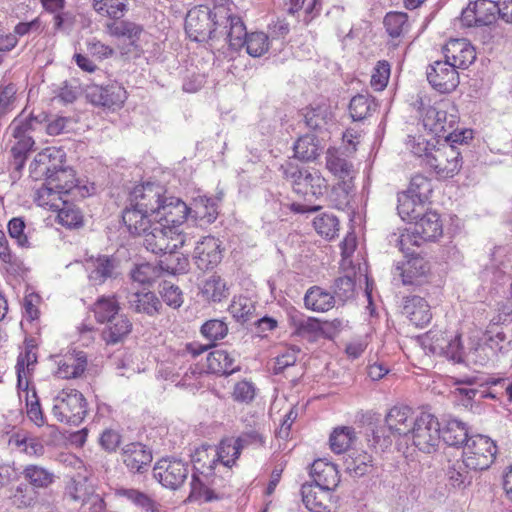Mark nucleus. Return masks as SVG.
Returning a JSON list of instances; mask_svg holds the SVG:
<instances>
[{
  "instance_id": "nucleus-1",
  "label": "nucleus",
  "mask_w": 512,
  "mask_h": 512,
  "mask_svg": "<svg viewBox=\"0 0 512 512\" xmlns=\"http://www.w3.org/2000/svg\"><path fill=\"white\" fill-rule=\"evenodd\" d=\"M165 194V188L156 183L147 182L134 187L130 193L129 206L122 216L129 232L143 231L150 219L158 218Z\"/></svg>"
},
{
  "instance_id": "nucleus-2",
  "label": "nucleus",
  "mask_w": 512,
  "mask_h": 512,
  "mask_svg": "<svg viewBox=\"0 0 512 512\" xmlns=\"http://www.w3.org/2000/svg\"><path fill=\"white\" fill-rule=\"evenodd\" d=\"M45 120L44 113H31L29 116L21 113L7 127L8 145L16 168L23 166L27 154L35 145V135L43 130Z\"/></svg>"
},
{
  "instance_id": "nucleus-3",
  "label": "nucleus",
  "mask_w": 512,
  "mask_h": 512,
  "mask_svg": "<svg viewBox=\"0 0 512 512\" xmlns=\"http://www.w3.org/2000/svg\"><path fill=\"white\" fill-rule=\"evenodd\" d=\"M143 231L130 232L143 236V245L154 254H167L176 249L188 246L192 242L189 234L176 232L175 228L162 221L150 219Z\"/></svg>"
},
{
  "instance_id": "nucleus-4",
  "label": "nucleus",
  "mask_w": 512,
  "mask_h": 512,
  "mask_svg": "<svg viewBox=\"0 0 512 512\" xmlns=\"http://www.w3.org/2000/svg\"><path fill=\"white\" fill-rule=\"evenodd\" d=\"M420 116L423 125L438 137H444L448 142L462 143L466 132L456 133L458 115L455 106L439 104L438 106H425L420 100Z\"/></svg>"
},
{
  "instance_id": "nucleus-5",
  "label": "nucleus",
  "mask_w": 512,
  "mask_h": 512,
  "mask_svg": "<svg viewBox=\"0 0 512 512\" xmlns=\"http://www.w3.org/2000/svg\"><path fill=\"white\" fill-rule=\"evenodd\" d=\"M281 170L297 194L319 198L327 192V181L316 169L299 168L288 162L281 166Z\"/></svg>"
},
{
  "instance_id": "nucleus-6",
  "label": "nucleus",
  "mask_w": 512,
  "mask_h": 512,
  "mask_svg": "<svg viewBox=\"0 0 512 512\" xmlns=\"http://www.w3.org/2000/svg\"><path fill=\"white\" fill-rule=\"evenodd\" d=\"M52 415L59 422L78 426L87 415V401L76 389H62L53 398Z\"/></svg>"
},
{
  "instance_id": "nucleus-7",
  "label": "nucleus",
  "mask_w": 512,
  "mask_h": 512,
  "mask_svg": "<svg viewBox=\"0 0 512 512\" xmlns=\"http://www.w3.org/2000/svg\"><path fill=\"white\" fill-rule=\"evenodd\" d=\"M497 452L494 440L486 435L475 434L463 446L462 457L470 470L483 471L494 463Z\"/></svg>"
},
{
  "instance_id": "nucleus-8",
  "label": "nucleus",
  "mask_w": 512,
  "mask_h": 512,
  "mask_svg": "<svg viewBox=\"0 0 512 512\" xmlns=\"http://www.w3.org/2000/svg\"><path fill=\"white\" fill-rule=\"evenodd\" d=\"M412 444L421 452L431 454L438 450L441 441L440 423L433 414L419 412L409 433Z\"/></svg>"
},
{
  "instance_id": "nucleus-9",
  "label": "nucleus",
  "mask_w": 512,
  "mask_h": 512,
  "mask_svg": "<svg viewBox=\"0 0 512 512\" xmlns=\"http://www.w3.org/2000/svg\"><path fill=\"white\" fill-rule=\"evenodd\" d=\"M216 14L206 5L195 6L190 9L185 18V31L189 38L196 42L209 39H218V20Z\"/></svg>"
},
{
  "instance_id": "nucleus-10",
  "label": "nucleus",
  "mask_w": 512,
  "mask_h": 512,
  "mask_svg": "<svg viewBox=\"0 0 512 512\" xmlns=\"http://www.w3.org/2000/svg\"><path fill=\"white\" fill-rule=\"evenodd\" d=\"M412 222L414 223L411 231L400 236L399 245L402 251H405V247L409 243L420 246L423 242L434 241L442 235V223L440 216L436 212H422L421 215Z\"/></svg>"
},
{
  "instance_id": "nucleus-11",
  "label": "nucleus",
  "mask_w": 512,
  "mask_h": 512,
  "mask_svg": "<svg viewBox=\"0 0 512 512\" xmlns=\"http://www.w3.org/2000/svg\"><path fill=\"white\" fill-rule=\"evenodd\" d=\"M462 163L461 152L450 143L438 147L432 146V149L426 155V167L442 179L452 178L458 174Z\"/></svg>"
},
{
  "instance_id": "nucleus-12",
  "label": "nucleus",
  "mask_w": 512,
  "mask_h": 512,
  "mask_svg": "<svg viewBox=\"0 0 512 512\" xmlns=\"http://www.w3.org/2000/svg\"><path fill=\"white\" fill-rule=\"evenodd\" d=\"M189 474V464L181 459L167 457L156 462L153 467L154 478L165 488H180Z\"/></svg>"
},
{
  "instance_id": "nucleus-13",
  "label": "nucleus",
  "mask_w": 512,
  "mask_h": 512,
  "mask_svg": "<svg viewBox=\"0 0 512 512\" xmlns=\"http://www.w3.org/2000/svg\"><path fill=\"white\" fill-rule=\"evenodd\" d=\"M85 92L90 103L112 110L121 108L127 99L126 90L118 83L106 86L93 84L88 86Z\"/></svg>"
},
{
  "instance_id": "nucleus-14",
  "label": "nucleus",
  "mask_w": 512,
  "mask_h": 512,
  "mask_svg": "<svg viewBox=\"0 0 512 512\" xmlns=\"http://www.w3.org/2000/svg\"><path fill=\"white\" fill-rule=\"evenodd\" d=\"M426 74L429 84L440 93H450L459 85L457 69L449 61H434L428 66Z\"/></svg>"
},
{
  "instance_id": "nucleus-15",
  "label": "nucleus",
  "mask_w": 512,
  "mask_h": 512,
  "mask_svg": "<svg viewBox=\"0 0 512 512\" xmlns=\"http://www.w3.org/2000/svg\"><path fill=\"white\" fill-rule=\"evenodd\" d=\"M190 245L195 244L192 259L198 269L202 271L210 270L216 267L222 259L220 249V241L213 236L202 237L198 241H194Z\"/></svg>"
},
{
  "instance_id": "nucleus-16",
  "label": "nucleus",
  "mask_w": 512,
  "mask_h": 512,
  "mask_svg": "<svg viewBox=\"0 0 512 512\" xmlns=\"http://www.w3.org/2000/svg\"><path fill=\"white\" fill-rule=\"evenodd\" d=\"M119 261L113 256L100 255L86 262L88 278L93 285H102L119 274Z\"/></svg>"
},
{
  "instance_id": "nucleus-17",
  "label": "nucleus",
  "mask_w": 512,
  "mask_h": 512,
  "mask_svg": "<svg viewBox=\"0 0 512 512\" xmlns=\"http://www.w3.org/2000/svg\"><path fill=\"white\" fill-rule=\"evenodd\" d=\"M429 271L428 262L419 255H411L401 265L395 267L393 279L399 278L403 285H417Z\"/></svg>"
},
{
  "instance_id": "nucleus-18",
  "label": "nucleus",
  "mask_w": 512,
  "mask_h": 512,
  "mask_svg": "<svg viewBox=\"0 0 512 512\" xmlns=\"http://www.w3.org/2000/svg\"><path fill=\"white\" fill-rule=\"evenodd\" d=\"M444 58L456 69H466L476 60L474 47L466 39H452L443 49Z\"/></svg>"
},
{
  "instance_id": "nucleus-19",
  "label": "nucleus",
  "mask_w": 512,
  "mask_h": 512,
  "mask_svg": "<svg viewBox=\"0 0 512 512\" xmlns=\"http://www.w3.org/2000/svg\"><path fill=\"white\" fill-rule=\"evenodd\" d=\"M189 211L190 208L179 198L166 196L156 220L175 228L176 232H182L180 226L190 215Z\"/></svg>"
},
{
  "instance_id": "nucleus-20",
  "label": "nucleus",
  "mask_w": 512,
  "mask_h": 512,
  "mask_svg": "<svg viewBox=\"0 0 512 512\" xmlns=\"http://www.w3.org/2000/svg\"><path fill=\"white\" fill-rule=\"evenodd\" d=\"M224 19V22L220 23L221 26H218V38L223 37L234 50L244 47L249 33L243 20L236 15H227Z\"/></svg>"
},
{
  "instance_id": "nucleus-21",
  "label": "nucleus",
  "mask_w": 512,
  "mask_h": 512,
  "mask_svg": "<svg viewBox=\"0 0 512 512\" xmlns=\"http://www.w3.org/2000/svg\"><path fill=\"white\" fill-rule=\"evenodd\" d=\"M216 484L215 473H203L193 472L190 483V494L187 501H203L211 502L218 499V496L214 492V485Z\"/></svg>"
},
{
  "instance_id": "nucleus-22",
  "label": "nucleus",
  "mask_w": 512,
  "mask_h": 512,
  "mask_svg": "<svg viewBox=\"0 0 512 512\" xmlns=\"http://www.w3.org/2000/svg\"><path fill=\"white\" fill-rule=\"evenodd\" d=\"M486 338L496 352L512 350V317L506 316L502 322L491 323L487 328Z\"/></svg>"
},
{
  "instance_id": "nucleus-23",
  "label": "nucleus",
  "mask_w": 512,
  "mask_h": 512,
  "mask_svg": "<svg viewBox=\"0 0 512 512\" xmlns=\"http://www.w3.org/2000/svg\"><path fill=\"white\" fill-rule=\"evenodd\" d=\"M402 314L417 327H424L432 318L429 304L417 295L403 298Z\"/></svg>"
},
{
  "instance_id": "nucleus-24",
  "label": "nucleus",
  "mask_w": 512,
  "mask_h": 512,
  "mask_svg": "<svg viewBox=\"0 0 512 512\" xmlns=\"http://www.w3.org/2000/svg\"><path fill=\"white\" fill-rule=\"evenodd\" d=\"M415 415L408 406H394L385 417V423L393 434L399 436L409 435L414 425Z\"/></svg>"
},
{
  "instance_id": "nucleus-25",
  "label": "nucleus",
  "mask_w": 512,
  "mask_h": 512,
  "mask_svg": "<svg viewBox=\"0 0 512 512\" xmlns=\"http://www.w3.org/2000/svg\"><path fill=\"white\" fill-rule=\"evenodd\" d=\"M310 473L313 484L328 492L335 490L340 482L336 466L323 460L314 461Z\"/></svg>"
},
{
  "instance_id": "nucleus-26",
  "label": "nucleus",
  "mask_w": 512,
  "mask_h": 512,
  "mask_svg": "<svg viewBox=\"0 0 512 512\" xmlns=\"http://www.w3.org/2000/svg\"><path fill=\"white\" fill-rule=\"evenodd\" d=\"M207 368L211 373L228 376L240 370L236 354L216 349L207 356Z\"/></svg>"
},
{
  "instance_id": "nucleus-27",
  "label": "nucleus",
  "mask_w": 512,
  "mask_h": 512,
  "mask_svg": "<svg viewBox=\"0 0 512 512\" xmlns=\"http://www.w3.org/2000/svg\"><path fill=\"white\" fill-rule=\"evenodd\" d=\"M122 458L130 471L142 473L150 465L152 454L145 445L130 443L123 448Z\"/></svg>"
},
{
  "instance_id": "nucleus-28",
  "label": "nucleus",
  "mask_w": 512,
  "mask_h": 512,
  "mask_svg": "<svg viewBox=\"0 0 512 512\" xmlns=\"http://www.w3.org/2000/svg\"><path fill=\"white\" fill-rule=\"evenodd\" d=\"M434 354L444 355L447 359L454 363H462L466 360L467 352L461 343V336L455 335L454 337H444L443 334L437 337L432 344L431 348Z\"/></svg>"
},
{
  "instance_id": "nucleus-29",
  "label": "nucleus",
  "mask_w": 512,
  "mask_h": 512,
  "mask_svg": "<svg viewBox=\"0 0 512 512\" xmlns=\"http://www.w3.org/2000/svg\"><path fill=\"white\" fill-rule=\"evenodd\" d=\"M129 309L135 313L155 316L160 313L162 304L156 294L151 291L131 292L127 295Z\"/></svg>"
},
{
  "instance_id": "nucleus-30",
  "label": "nucleus",
  "mask_w": 512,
  "mask_h": 512,
  "mask_svg": "<svg viewBox=\"0 0 512 512\" xmlns=\"http://www.w3.org/2000/svg\"><path fill=\"white\" fill-rule=\"evenodd\" d=\"M329 493L313 483H305L301 487L302 502L311 512H334L327 504Z\"/></svg>"
},
{
  "instance_id": "nucleus-31",
  "label": "nucleus",
  "mask_w": 512,
  "mask_h": 512,
  "mask_svg": "<svg viewBox=\"0 0 512 512\" xmlns=\"http://www.w3.org/2000/svg\"><path fill=\"white\" fill-rule=\"evenodd\" d=\"M132 331V322L125 314L116 315L106 323L102 330V339L108 345L122 342Z\"/></svg>"
},
{
  "instance_id": "nucleus-32",
  "label": "nucleus",
  "mask_w": 512,
  "mask_h": 512,
  "mask_svg": "<svg viewBox=\"0 0 512 512\" xmlns=\"http://www.w3.org/2000/svg\"><path fill=\"white\" fill-rule=\"evenodd\" d=\"M87 366L85 353L66 354L58 361L57 376L62 379H74L80 377Z\"/></svg>"
},
{
  "instance_id": "nucleus-33",
  "label": "nucleus",
  "mask_w": 512,
  "mask_h": 512,
  "mask_svg": "<svg viewBox=\"0 0 512 512\" xmlns=\"http://www.w3.org/2000/svg\"><path fill=\"white\" fill-rule=\"evenodd\" d=\"M456 385L452 394L463 406H471L473 402H479L483 399V384L478 385L474 378L458 380Z\"/></svg>"
},
{
  "instance_id": "nucleus-34",
  "label": "nucleus",
  "mask_w": 512,
  "mask_h": 512,
  "mask_svg": "<svg viewBox=\"0 0 512 512\" xmlns=\"http://www.w3.org/2000/svg\"><path fill=\"white\" fill-rule=\"evenodd\" d=\"M305 307L315 312H326L335 305L334 296L319 286L310 287L304 296Z\"/></svg>"
},
{
  "instance_id": "nucleus-35",
  "label": "nucleus",
  "mask_w": 512,
  "mask_h": 512,
  "mask_svg": "<svg viewBox=\"0 0 512 512\" xmlns=\"http://www.w3.org/2000/svg\"><path fill=\"white\" fill-rule=\"evenodd\" d=\"M95 492L93 484L85 475L77 474L73 477L65 488L66 495L74 502L82 505L88 503V498Z\"/></svg>"
},
{
  "instance_id": "nucleus-36",
  "label": "nucleus",
  "mask_w": 512,
  "mask_h": 512,
  "mask_svg": "<svg viewBox=\"0 0 512 512\" xmlns=\"http://www.w3.org/2000/svg\"><path fill=\"white\" fill-rule=\"evenodd\" d=\"M106 32L113 37L127 38L131 44L139 40L143 27L128 20L110 21L105 24Z\"/></svg>"
},
{
  "instance_id": "nucleus-37",
  "label": "nucleus",
  "mask_w": 512,
  "mask_h": 512,
  "mask_svg": "<svg viewBox=\"0 0 512 512\" xmlns=\"http://www.w3.org/2000/svg\"><path fill=\"white\" fill-rule=\"evenodd\" d=\"M193 472L214 473L215 466L218 463L216 447L203 445L197 448L192 455Z\"/></svg>"
},
{
  "instance_id": "nucleus-38",
  "label": "nucleus",
  "mask_w": 512,
  "mask_h": 512,
  "mask_svg": "<svg viewBox=\"0 0 512 512\" xmlns=\"http://www.w3.org/2000/svg\"><path fill=\"white\" fill-rule=\"evenodd\" d=\"M469 438L466 424L458 419L447 421L441 432V439L449 446H464Z\"/></svg>"
},
{
  "instance_id": "nucleus-39",
  "label": "nucleus",
  "mask_w": 512,
  "mask_h": 512,
  "mask_svg": "<svg viewBox=\"0 0 512 512\" xmlns=\"http://www.w3.org/2000/svg\"><path fill=\"white\" fill-rule=\"evenodd\" d=\"M35 201L41 207L51 210L59 209L64 201V195L56 188L54 180L45 182L35 193Z\"/></svg>"
},
{
  "instance_id": "nucleus-40",
  "label": "nucleus",
  "mask_w": 512,
  "mask_h": 512,
  "mask_svg": "<svg viewBox=\"0 0 512 512\" xmlns=\"http://www.w3.org/2000/svg\"><path fill=\"white\" fill-rule=\"evenodd\" d=\"M483 399L491 398L507 403L512 402V380L498 378L483 384Z\"/></svg>"
},
{
  "instance_id": "nucleus-41",
  "label": "nucleus",
  "mask_w": 512,
  "mask_h": 512,
  "mask_svg": "<svg viewBox=\"0 0 512 512\" xmlns=\"http://www.w3.org/2000/svg\"><path fill=\"white\" fill-rule=\"evenodd\" d=\"M189 212L196 221H200L203 224L213 223L218 216L215 201L207 197L195 199L193 207L190 208Z\"/></svg>"
},
{
  "instance_id": "nucleus-42",
  "label": "nucleus",
  "mask_w": 512,
  "mask_h": 512,
  "mask_svg": "<svg viewBox=\"0 0 512 512\" xmlns=\"http://www.w3.org/2000/svg\"><path fill=\"white\" fill-rule=\"evenodd\" d=\"M377 106L375 99L371 96L358 94L350 101V116L354 121H362L371 116L376 111Z\"/></svg>"
},
{
  "instance_id": "nucleus-43",
  "label": "nucleus",
  "mask_w": 512,
  "mask_h": 512,
  "mask_svg": "<svg viewBox=\"0 0 512 512\" xmlns=\"http://www.w3.org/2000/svg\"><path fill=\"white\" fill-rule=\"evenodd\" d=\"M22 474L23 477L34 488H47L54 482L55 479L53 472L42 466L34 464L25 466Z\"/></svg>"
},
{
  "instance_id": "nucleus-44",
  "label": "nucleus",
  "mask_w": 512,
  "mask_h": 512,
  "mask_svg": "<svg viewBox=\"0 0 512 512\" xmlns=\"http://www.w3.org/2000/svg\"><path fill=\"white\" fill-rule=\"evenodd\" d=\"M398 214L403 220L413 221L417 219L424 211V204L420 202L414 196L407 192H401L398 194Z\"/></svg>"
},
{
  "instance_id": "nucleus-45",
  "label": "nucleus",
  "mask_w": 512,
  "mask_h": 512,
  "mask_svg": "<svg viewBox=\"0 0 512 512\" xmlns=\"http://www.w3.org/2000/svg\"><path fill=\"white\" fill-rule=\"evenodd\" d=\"M93 312L97 322L107 323L116 315H120V306L114 296H102L93 304Z\"/></svg>"
},
{
  "instance_id": "nucleus-46",
  "label": "nucleus",
  "mask_w": 512,
  "mask_h": 512,
  "mask_svg": "<svg viewBox=\"0 0 512 512\" xmlns=\"http://www.w3.org/2000/svg\"><path fill=\"white\" fill-rule=\"evenodd\" d=\"M320 154L318 140L314 135L301 136L294 144V155L303 161H312Z\"/></svg>"
},
{
  "instance_id": "nucleus-47",
  "label": "nucleus",
  "mask_w": 512,
  "mask_h": 512,
  "mask_svg": "<svg viewBox=\"0 0 512 512\" xmlns=\"http://www.w3.org/2000/svg\"><path fill=\"white\" fill-rule=\"evenodd\" d=\"M355 431L351 427H338L330 435L331 450L337 454L348 450L355 441Z\"/></svg>"
},
{
  "instance_id": "nucleus-48",
  "label": "nucleus",
  "mask_w": 512,
  "mask_h": 512,
  "mask_svg": "<svg viewBox=\"0 0 512 512\" xmlns=\"http://www.w3.org/2000/svg\"><path fill=\"white\" fill-rule=\"evenodd\" d=\"M326 166L331 173L343 182H346L347 179L353 178V165L345 158L336 155V153L330 150L327 152Z\"/></svg>"
},
{
  "instance_id": "nucleus-49",
  "label": "nucleus",
  "mask_w": 512,
  "mask_h": 512,
  "mask_svg": "<svg viewBox=\"0 0 512 512\" xmlns=\"http://www.w3.org/2000/svg\"><path fill=\"white\" fill-rule=\"evenodd\" d=\"M345 470L353 477L367 474L372 467V457L366 452L348 455L344 461Z\"/></svg>"
},
{
  "instance_id": "nucleus-50",
  "label": "nucleus",
  "mask_w": 512,
  "mask_h": 512,
  "mask_svg": "<svg viewBox=\"0 0 512 512\" xmlns=\"http://www.w3.org/2000/svg\"><path fill=\"white\" fill-rule=\"evenodd\" d=\"M406 192L417 198L420 204H425L429 201L433 192L432 181L424 175L417 174L411 178Z\"/></svg>"
},
{
  "instance_id": "nucleus-51",
  "label": "nucleus",
  "mask_w": 512,
  "mask_h": 512,
  "mask_svg": "<svg viewBox=\"0 0 512 512\" xmlns=\"http://www.w3.org/2000/svg\"><path fill=\"white\" fill-rule=\"evenodd\" d=\"M202 294L207 300L220 302L228 296V289L224 280L217 275H212L205 280L202 286Z\"/></svg>"
},
{
  "instance_id": "nucleus-52",
  "label": "nucleus",
  "mask_w": 512,
  "mask_h": 512,
  "mask_svg": "<svg viewBox=\"0 0 512 512\" xmlns=\"http://www.w3.org/2000/svg\"><path fill=\"white\" fill-rule=\"evenodd\" d=\"M384 26L392 38L403 36L409 31L408 16L403 12H389L384 18Z\"/></svg>"
},
{
  "instance_id": "nucleus-53",
  "label": "nucleus",
  "mask_w": 512,
  "mask_h": 512,
  "mask_svg": "<svg viewBox=\"0 0 512 512\" xmlns=\"http://www.w3.org/2000/svg\"><path fill=\"white\" fill-rule=\"evenodd\" d=\"M93 8L98 14L117 21L127 11V4L120 0H93Z\"/></svg>"
},
{
  "instance_id": "nucleus-54",
  "label": "nucleus",
  "mask_w": 512,
  "mask_h": 512,
  "mask_svg": "<svg viewBox=\"0 0 512 512\" xmlns=\"http://www.w3.org/2000/svg\"><path fill=\"white\" fill-rule=\"evenodd\" d=\"M242 449L236 439H225L221 441L219 447L216 448L218 463H221L225 467H231L240 456Z\"/></svg>"
},
{
  "instance_id": "nucleus-55",
  "label": "nucleus",
  "mask_w": 512,
  "mask_h": 512,
  "mask_svg": "<svg viewBox=\"0 0 512 512\" xmlns=\"http://www.w3.org/2000/svg\"><path fill=\"white\" fill-rule=\"evenodd\" d=\"M55 211H58L59 223L63 226L76 228L81 226L83 223V215L79 208L69 203L66 199L61 203L59 209H56Z\"/></svg>"
},
{
  "instance_id": "nucleus-56",
  "label": "nucleus",
  "mask_w": 512,
  "mask_h": 512,
  "mask_svg": "<svg viewBox=\"0 0 512 512\" xmlns=\"http://www.w3.org/2000/svg\"><path fill=\"white\" fill-rule=\"evenodd\" d=\"M496 353L489 345V341L485 338L484 343H477L475 346L469 348L466 354L465 362L474 364L476 366H485Z\"/></svg>"
},
{
  "instance_id": "nucleus-57",
  "label": "nucleus",
  "mask_w": 512,
  "mask_h": 512,
  "mask_svg": "<svg viewBox=\"0 0 512 512\" xmlns=\"http://www.w3.org/2000/svg\"><path fill=\"white\" fill-rule=\"evenodd\" d=\"M269 37L264 32L249 33L245 39L246 52L252 57H261L269 50Z\"/></svg>"
},
{
  "instance_id": "nucleus-58",
  "label": "nucleus",
  "mask_w": 512,
  "mask_h": 512,
  "mask_svg": "<svg viewBox=\"0 0 512 512\" xmlns=\"http://www.w3.org/2000/svg\"><path fill=\"white\" fill-rule=\"evenodd\" d=\"M316 232L328 240L333 239L339 230V221L332 214L323 213L317 216L313 221Z\"/></svg>"
},
{
  "instance_id": "nucleus-59",
  "label": "nucleus",
  "mask_w": 512,
  "mask_h": 512,
  "mask_svg": "<svg viewBox=\"0 0 512 512\" xmlns=\"http://www.w3.org/2000/svg\"><path fill=\"white\" fill-rule=\"evenodd\" d=\"M49 180H54L56 188L66 196L76 188L75 172L72 168L63 167L57 173L49 177Z\"/></svg>"
},
{
  "instance_id": "nucleus-60",
  "label": "nucleus",
  "mask_w": 512,
  "mask_h": 512,
  "mask_svg": "<svg viewBox=\"0 0 512 512\" xmlns=\"http://www.w3.org/2000/svg\"><path fill=\"white\" fill-rule=\"evenodd\" d=\"M120 495L127 498L145 512H160L157 503L152 498L136 489H122Z\"/></svg>"
},
{
  "instance_id": "nucleus-61",
  "label": "nucleus",
  "mask_w": 512,
  "mask_h": 512,
  "mask_svg": "<svg viewBox=\"0 0 512 512\" xmlns=\"http://www.w3.org/2000/svg\"><path fill=\"white\" fill-rule=\"evenodd\" d=\"M159 275V268L150 263H141L135 265V267L130 272V276L133 282H137L143 285L152 283L159 277Z\"/></svg>"
},
{
  "instance_id": "nucleus-62",
  "label": "nucleus",
  "mask_w": 512,
  "mask_h": 512,
  "mask_svg": "<svg viewBox=\"0 0 512 512\" xmlns=\"http://www.w3.org/2000/svg\"><path fill=\"white\" fill-rule=\"evenodd\" d=\"M229 311L237 321L246 322L255 311V306L249 298L240 296L233 299Z\"/></svg>"
},
{
  "instance_id": "nucleus-63",
  "label": "nucleus",
  "mask_w": 512,
  "mask_h": 512,
  "mask_svg": "<svg viewBox=\"0 0 512 512\" xmlns=\"http://www.w3.org/2000/svg\"><path fill=\"white\" fill-rule=\"evenodd\" d=\"M228 333L227 324L219 319H211L206 321L201 327V334L209 340L212 345L215 341L223 339Z\"/></svg>"
},
{
  "instance_id": "nucleus-64",
  "label": "nucleus",
  "mask_w": 512,
  "mask_h": 512,
  "mask_svg": "<svg viewBox=\"0 0 512 512\" xmlns=\"http://www.w3.org/2000/svg\"><path fill=\"white\" fill-rule=\"evenodd\" d=\"M11 499L19 509L32 507L37 501V492L26 484H20L15 488Z\"/></svg>"
}]
</instances>
